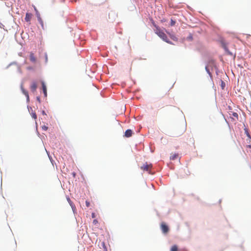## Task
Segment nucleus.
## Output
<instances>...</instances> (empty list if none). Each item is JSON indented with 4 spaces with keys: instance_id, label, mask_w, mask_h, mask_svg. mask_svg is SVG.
I'll return each mask as SVG.
<instances>
[{
    "instance_id": "9d476101",
    "label": "nucleus",
    "mask_w": 251,
    "mask_h": 251,
    "mask_svg": "<svg viewBox=\"0 0 251 251\" xmlns=\"http://www.w3.org/2000/svg\"><path fill=\"white\" fill-rule=\"evenodd\" d=\"M230 116H232L235 118V120H238V114L234 112L230 111V112L229 113Z\"/></svg>"
},
{
    "instance_id": "6ab92c4d",
    "label": "nucleus",
    "mask_w": 251,
    "mask_h": 251,
    "mask_svg": "<svg viewBox=\"0 0 251 251\" xmlns=\"http://www.w3.org/2000/svg\"><path fill=\"white\" fill-rule=\"evenodd\" d=\"M102 245L104 248V251H107V249H106V246L105 245V244L104 242H102Z\"/></svg>"
},
{
    "instance_id": "c756f323",
    "label": "nucleus",
    "mask_w": 251,
    "mask_h": 251,
    "mask_svg": "<svg viewBox=\"0 0 251 251\" xmlns=\"http://www.w3.org/2000/svg\"><path fill=\"white\" fill-rule=\"evenodd\" d=\"M251 84V82H250Z\"/></svg>"
},
{
    "instance_id": "0eeeda50",
    "label": "nucleus",
    "mask_w": 251,
    "mask_h": 251,
    "mask_svg": "<svg viewBox=\"0 0 251 251\" xmlns=\"http://www.w3.org/2000/svg\"><path fill=\"white\" fill-rule=\"evenodd\" d=\"M132 133L133 132L131 129H127L125 133V136L126 137H130L132 136Z\"/></svg>"
},
{
    "instance_id": "1a4fd4ad",
    "label": "nucleus",
    "mask_w": 251,
    "mask_h": 251,
    "mask_svg": "<svg viewBox=\"0 0 251 251\" xmlns=\"http://www.w3.org/2000/svg\"><path fill=\"white\" fill-rule=\"evenodd\" d=\"M37 86L35 82H33L32 83L30 86L31 91L33 92H34L36 91L37 89Z\"/></svg>"
},
{
    "instance_id": "20e7f679",
    "label": "nucleus",
    "mask_w": 251,
    "mask_h": 251,
    "mask_svg": "<svg viewBox=\"0 0 251 251\" xmlns=\"http://www.w3.org/2000/svg\"><path fill=\"white\" fill-rule=\"evenodd\" d=\"M29 59L32 63H35L36 62V58L33 52H30L29 55Z\"/></svg>"
},
{
    "instance_id": "f3484780",
    "label": "nucleus",
    "mask_w": 251,
    "mask_h": 251,
    "mask_svg": "<svg viewBox=\"0 0 251 251\" xmlns=\"http://www.w3.org/2000/svg\"><path fill=\"white\" fill-rule=\"evenodd\" d=\"M175 24H176V21L172 19L171 20V23H170L171 26L175 25Z\"/></svg>"
},
{
    "instance_id": "c85d7f7f",
    "label": "nucleus",
    "mask_w": 251,
    "mask_h": 251,
    "mask_svg": "<svg viewBox=\"0 0 251 251\" xmlns=\"http://www.w3.org/2000/svg\"><path fill=\"white\" fill-rule=\"evenodd\" d=\"M46 61H47V55L46 56Z\"/></svg>"
},
{
    "instance_id": "412c9836",
    "label": "nucleus",
    "mask_w": 251,
    "mask_h": 251,
    "mask_svg": "<svg viewBox=\"0 0 251 251\" xmlns=\"http://www.w3.org/2000/svg\"><path fill=\"white\" fill-rule=\"evenodd\" d=\"M42 128L44 130H47L48 129V127L46 126H42Z\"/></svg>"
},
{
    "instance_id": "7ed1b4c3",
    "label": "nucleus",
    "mask_w": 251,
    "mask_h": 251,
    "mask_svg": "<svg viewBox=\"0 0 251 251\" xmlns=\"http://www.w3.org/2000/svg\"><path fill=\"white\" fill-rule=\"evenodd\" d=\"M160 227L163 233H167L169 231V227L164 223L162 222L161 224Z\"/></svg>"
},
{
    "instance_id": "6e6552de",
    "label": "nucleus",
    "mask_w": 251,
    "mask_h": 251,
    "mask_svg": "<svg viewBox=\"0 0 251 251\" xmlns=\"http://www.w3.org/2000/svg\"><path fill=\"white\" fill-rule=\"evenodd\" d=\"M67 201H68V202L69 203L70 205H71L73 211H75V210L76 209L75 204L73 203V202L71 201V200H70V199L69 197H68L67 198Z\"/></svg>"
},
{
    "instance_id": "b1692460",
    "label": "nucleus",
    "mask_w": 251,
    "mask_h": 251,
    "mask_svg": "<svg viewBox=\"0 0 251 251\" xmlns=\"http://www.w3.org/2000/svg\"><path fill=\"white\" fill-rule=\"evenodd\" d=\"M92 217L93 218H95V213H92Z\"/></svg>"
},
{
    "instance_id": "f8f14e48",
    "label": "nucleus",
    "mask_w": 251,
    "mask_h": 251,
    "mask_svg": "<svg viewBox=\"0 0 251 251\" xmlns=\"http://www.w3.org/2000/svg\"><path fill=\"white\" fill-rule=\"evenodd\" d=\"M178 157V154L177 153H174L171 155L170 156V159L171 160H175Z\"/></svg>"
},
{
    "instance_id": "ddd939ff",
    "label": "nucleus",
    "mask_w": 251,
    "mask_h": 251,
    "mask_svg": "<svg viewBox=\"0 0 251 251\" xmlns=\"http://www.w3.org/2000/svg\"><path fill=\"white\" fill-rule=\"evenodd\" d=\"M171 251H178V247L176 245H173L170 250Z\"/></svg>"
},
{
    "instance_id": "393cba45",
    "label": "nucleus",
    "mask_w": 251,
    "mask_h": 251,
    "mask_svg": "<svg viewBox=\"0 0 251 251\" xmlns=\"http://www.w3.org/2000/svg\"><path fill=\"white\" fill-rule=\"evenodd\" d=\"M42 113L43 115H46V113L45 111H44V110L42 111Z\"/></svg>"
},
{
    "instance_id": "cd10ccee",
    "label": "nucleus",
    "mask_w": 251,
    "mask_h": 251,
    "mask_svg": "<svg viewBox=\"0 0 251 251\" xmlns=\"http://www.w3.org/2000/svg\"><path fill=\"white\" fill-rule=\"evenodd\" d=\"M224 82H223V81H222V87H223V88H224Z\"/></svg>"
},
{
    "instance_id": "9b49d317",
    "label": "nucleus",
    "mask_w": 251,
    "mask_h": 251,
    "mask_svg": "<svg viewBox=\"0 0 251 251\" xmlns=\"http://www.w3.org/2000/svg\"><path fill=\"white\" fill-rule=\"evenodd\" d=\"M21 89H22L23 93L26 96L27 100H29V96H28V92L24 89V88H23L22 85L21 86Z\"/></svg>"
},
{
    "instance_id": "dca6fc26",
    "label": "nucleus",
    "mask_w": 251,
    "mask_h": 251,
    "mask_svg": "<svg viewBox=\"0 0 251 251\" xmlns=\"http://www.w3.org/2000/svg\"><path fill=\"white\" fill-rule=\"evenodd\" d=\"M31 117L35 120L37 119V116L35 112H31Z\"/></svg>"
},
{
    "instance_id": "4468645a",
    "label": "nucleus",
    "mask_w": 251,
    "mask_h": 251,
    "mask_svg": "<svg viewBox=\"0 0 251 251\" xmlns=\"http://www.w3.org/2000/svg\"><path fill=\"white\" fill-rule=\"evenodd\" d=\"M244 131H245V133L246 134V135L247 136V137H249L251 136L249 132L248 129L247 127H245Z\"/></svg>"
},
{
    "instance_id": "bb28decb",
    "label": "nucleus",
    "mask_w": 251,
    "mask_h": 251,
    "mask_svg": "<svg viewBox=\"0 0 251 251\" xmlns=\"http://www.w3.org/2000/svg\"><path fill=\"white\" fill-rule=\"evenodd\" d=\"M37 100L39 102H40V99L39 97H37Z\"/></svg>"
},
{
    "instance_id": "aec40b11",
    "label": "nucleus",
    "mask_w": 251,
    "mask_h": 251,
    "mask_svg": "<svg viewBox=\"0 0 251 251\" xmlns=\"http://www.w3.org/2000/svg\"><path fill=\"white\" fill-rule=\"evenodd\" d=\"M247 141L248 143H250L251 142V136L248 137V139H247Z\"/></svg>"
},
{
    "instance_id": "f03ea898",
    "label": "nucleus",
    "mask_w": 251,
    "mask_h": 251,
    "mask_svg": "<svg viewBox=\"0 0 251 251\" xmlns=\"http://www.w3.org/2000/svg\"><path fill=\"white\" fill-rule=\"evenodd\" d=\"M152 167V166L151 164H148L147 163H146L141 167V169L144 171H146L149 172V173H150Z\"/></svg>"
},
{
    "instance_id": "a211bd4d",
    "label": "nucleus",
    "mask_w": 251,
    "mask_h": 251,
    "mask_svg": "<svg viewBox=\"0 0 251 251\" xmlns=\"http://www.w3.org/2000/svg\"><path fill=\"white\" fill-rule=\"evenodd\" d=\"M38 20H39V21L42 28H44V24H43V21L41 20V19L40 18H39Z\"/></svg>"
},
{
    "instance_id": "2eb2a0df",
    "label": "nucleus",
    "mask_w": 251,
    "mask_h": 251,
    "mask_svg": "<svg viewBox=\"0 0 251 251\" xmlns=\"http://www.w3.org/2000/svg\"><path fill=\"white\" fill-rule=\"evenodd\" d=\"M222 47H223V48L225 50H226V51H227V52H229V51H228V49H227V48L226 45V44H225V43H223V44H222Z\"/></svg>"
},
{
    "instance_id": "5701e85b",
    "label": "nucleus",
    "mask_w": 251,
    "mask_h": 251,
    "mask_svg": "<svg viewBox=\"0 0 251 251\" xmlns=\"http://www.w3.org/2000/svg\"><path fill=\"white\" fill-rule=\"evenodd\" d=\"M86 205L87 207H89L90 206V202L88 201H86Z\"/></svg>"
},
{
    "instance_id": "423d86ee",
    "label": "nucleus",
    "mask_w": 251,
    "mask_h": 251,
    "mask_svg": "<svg viewBox=\"0 0 251 251\" xmlns=\"http://www.w3.org/2000/svg\"><path fill=\"white\" fill-rule=\"evenodd\" d=\"M42 89L43 91V93L45 97L47 96V89L46 86L44 82H42Z\"/></svg>"
},
{
    "instance_id": "39448f33",
    "label": "nucleus",
    "mask_w": 251,
    "mask_h": 251,
    "mask_svg": "<svg viewBox=\"0 0 251 251\" xmlns=\"http://www.w3.org/2000/svg\"><path fill=\"white\" fill-rule=\"evenodd\" d=\"M32 15L31 13H26L25 15V21L26 22H30L31 18H32Z\"/></svg>"
},
{
    "instance_id": "4be33fe9",
    "label": "nucleus",
    "mask_w": 251,
    "mask_h": 251,
    "mask_svg": "<svg viewBox=\"0 0 251 251\" xmlns=\"http://www.w3.org/2000/svg\"><path fill=\"white\" fill-rule=\"evenodd\" d=\"M93 224H94V225H96V224H97L98 223V222L97 220H96V219H95V220H93Z\"/></svg>"
},
{
    "instance_id": "f257e3e1",
    "label": "nucleus",
    "mask_w": 251,
    "mask_h": 251,
    "mask_svg": "<svg viewBox=\"0 0 251 251\" xmlns=\"http://www.w3.org/2000/svg\"><path fill=\"white\" fill-rule=\"evenodd\" d=\"M153 25L155 28V29L154 30L155 33L165 42L169 44H172L171 42L168 40L167 35L163 32V31L161 30L160 27L156 25L155 24H153Z\"/></svg>"
},
{
    "instance_id": "a878e982",
    "label": "nucleus",
    "mask_w": 251,
    "mask_h": 251,
    "mask_svg": "<svg viewBox=\"0 0 251 251\" xmlns=\"http://www.w3.org/2000/svg\"><path fill=\"white\" fill-rule=\"evenodd\" d=\"M247 148L251 149V145H249L247 146Z\"/></svg>"
}]
</instances>
